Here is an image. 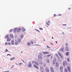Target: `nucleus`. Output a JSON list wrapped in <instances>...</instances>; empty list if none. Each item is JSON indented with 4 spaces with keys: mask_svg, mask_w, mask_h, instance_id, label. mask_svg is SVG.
Wrapping results in <instances>:
<instances>
[{
    "mask_svg": "<svg viewBox=\"0 0 72 72\" xmlns=\"http://www.w3.org/2000/svg\"><path fill=\"white\" fill-rule=\"evenodd\" d=\"M21 40H20V39H19L18 42H21Z\"/></svg>",
    "mask_w": 72,
    "mask_h": 72,
    "instance_id": "obj_32",
    "label": "nucleus"
},
{
    "mask_svg": "<svg viewBox=\"0 0 72 72\" xmlns=\"http://www.w3.org/2000/svg\"><path fill=\"white\" fill-rule=\"evenodd\" d=\"M22 30L23 32H24V31H26V30H25V29H24V28H23V27H22Z\"/></svg>",
    "mask_w": 72,
    "mask_h": 72,
    "instance_id": "obj_17",
    "label": "nucleus"
},
{
    "mask_svg": "<svg viewBox=\"0 0 72 72\" xmlns=\"http://www.w3.org/2000/svg\"><path fill=\"white\" fill-rule=\"evenodd\" d=\"M63 50H64V48H62L60 50V51H63Z\"/></svg>",
    "mask_w": 72,
    "mask_h": 72,
    "instance_id": "obj_25",
    "label": "nucleus"
},
{
    "mask_svg": "<svg viewBox=\"0 0 72 72\" xmlns=\"http://www.w3.org/2000/svg\"><path fill=\"white\" fill-rule=\"evenodd\" d=\"M31 42L32 44H33V41H31Z\"/></svg>",
    "mask_w": 72,
    "mask_h": 72,
    "instance_id": "obj_33",
    "label": "nucleus"
},
{
    "mask_svg": "<svg viewBox=\"0 0 72 72\" xmlns=\"http://www.w3.org/2000/svg\"><path fill=\"white\" fill-rule=\"evenodd\" d=\"M6 72V71H4V72Z\"/></svg>",
    "mask_w": 72,
    "mask_h": 72,
    "instance_id": "obj_56",
    "label": "nucleus"
},
{
    "mask_svg": "<svg viewBox=\"0 0 72 72\" xmlns=\"http://www.w3.org/2000/svg\"><path fill=\"white\" fill-rule=\"evenodd\" d=\"M56 67H58L59 66V64H58V63L57 62L56 63Z\"/></svg>",
    "mask_w": 72,
    "mask_h": 72,
    "instance_id": "obj_18",
    "label": "nucleus"
},
{
    "mask_svg": "<svg viewBox=\"0 0 72 72\" xmlns=\"http://www.w3.org/2000/svg\"><path fill=\"white\" fill-rule=\"evenodd\" d=\"M66 55H67V56L69 55V52H67L66 53Z\"/></svg>",
    "mask_w": 72,
    "mask_h": 72,
    "instance_id": "obj_22",
    "label": "nucleus"
},
{
    "mask_svg": "<svg viewBox=\"0 0 72 72\" xmlns=\"http://www.w3.org/2000/svg\"><path fill=\"white\" fill-rule=\"evenodd\" d=\"M50 43L51 44V45H53V43H51V42Z\"/></svg>",
    "mask_w": 72,
    "mask_h": 72,
    "instance_id": "obj_51",
    "label": "nucleus"
},
{
    "mask_svg": "<svg viewBox=\"0 0 72 72\" xmlns=\"http://www.w3.org/2000/svg\"><path fill=\"white\" fill-rule=\"evenodd\" d=\"M17 30V28H15L14 30V32H16V31Z\"/></svg>",
    "mask_w": 72,
    "mask_h": 72,
    "instance_id": "obj_15",
    "label": "nucleus"
},
{
    "mask_svg": "<svg viewBox=\"0 0 72 72\" xmlns=\"http://www.w3.org/2000/svg\"><path fill=\"white\" fill-rule=\"evenodd\" d=\"M8 44V42H6L5 44V45H6Z\"/></svg>",
    "mask_w": 72,
    "mask_h": 72,
    "instance_id": "obj_42",
    "label": "nucleus"
},
{
    "mask_svg": "<svg viewBox=\"0 0 72 72\" xmlns=\"http://www.w3.org/2000/svg\"><path fill=\"white\" fill-rule=\"evenodd\" d=\"M22 53V52H21Z\"/></svg>",
    "mask_w": 72,
    "mask_h": 72,
    "instance_id": "obj_57",
    "label": "nucleus"
},
{
    "mask_svg": "<svg viewBox=\"0 0 72 72\" xmlns=\"http://www.w3.org/2000/svg\"><path fill=\"white\" fill-rule=\"evenodd\" d=\"M47 46V48H50V47H48V45Z\"/></svg>",
    "mask_w": 72,
    "mask_h": 72,
    "instance_id": "obj_45",
    "label": "nucleus"
},
{
    "mask_svg": "<svg viewBox=\"0 0 72 72\" xmlns=\"http://www.w3.org/2000/svg\"><path fill=\"white\" fill-rule=\"evenodd\" d=\"M47 23H50V21H48V22H47Z\"/></svg>",
    "mask_w": 72,
    "mask_h": 72,
    "instance_id": "obj_41",
    "label": "nucleus"
},
{
    "mask_svg": "<svg viewBox=\"0 0 72 72\" xmlns=\"http://www.w3.org/2000/svg\"><path fill=\"white\" fill-rule=\"evenodd\" d=\"M66 46H67V45H68V44H67V43H66Z\"/></svg>",
    "mask_w": 72,
    "mask_h": 72,
    "instance_id": "obj_47",
    "label": "nucleus"
},
{
    "mask_svg": "<svg viewBox=\"0 0 72 72\" xmlns=\"http://www.w3.org/2000/svg\"><path fill=\"white\" fill-rule=\"evenodd\" d=\"M65 72H68V71H67V69H65Z\"/></svg>",
    "mask_w": 72,
    "mask_h": 72,
    "instance_id": "obj_28",
    "label": "nucleus"
},
{
    "mask_svg": "<svg viewBox=\"0 0 72 72\" xmlns=\"http://www.w3.org/2000/svg\"><path fill=\"white\" fill-rule=\"evenodd\" d=\"M56 62V60H54L53 62V64H55Z\"/></svg>",
    "mask_w": 72,
    "mask_h": 72,
    "instance_id": "obj_16",
    "label": "nucleus"
},
{
    "mask_svg": "<svg viewBox=\"0 0 72 72\" xmlns=\"http://www.w3.org/2000/svg\"><path fill=\"white\" fill-rule=\"evenodd\" d=\"M54 17H55V16H56V14H54Z\"/></svg>",
    "mask_w": 72,
    "mask_h": 72,
    "instance_id": "obj_46",
    "label": "nucleus"
},
{
    "mask_svg": "<svg viewBox=\"0 0 72 72\" xmlns=\"http://www.w3.org/2000/svg\"><path fill=\"white\" fill-rule=\"evenodd\" d=\"M51 54H50V55H47V57L48 58H49V57H50L51 56Z\"/></svg>",
    "mask_w": 72,
    "mask_h": 72,
    "instance_id": "obj_21",
    "label": "nucleus"
},
{
    "mask_svg": "<svg viewBox=\"0 0 72 72\" xmlns=\"http://www.w3.org/2000/svg\"><path fill=\"white\" fill-rule=\"evenodd\" d=\"M68 62H69V59L68 58L67 60Z\"/></svg>",
    "mask_w": 72,
    "mask_h": 72,
    "instance_id": "obj_35",
    "label": "nucleus"
},
{
    "mask_svg": "<svg viewBox=\"0 0 72 72\" xmlns=\"http://www.w3.org/2000/svg\"><path fill=\"white\" fill-rule=\"evenodd\" d=\"M60 72H63L62 71H61Z\"/></svg>",
    "mask_w": 72,
    "mask_h": 72,
    "instance_id": "obj_53",
    "label": "nucleus"
},
{
    "mask_svg": "<svg viewBox=\"0 0 72 72\" xmlns=\"http://www.w3.org/2000/svg\"><path fill=\"white\" fill-rule=\"evenodd\" d=\"M40 29V30H43V29L42 28H39Z\"/></svg>",
    "mask_w": 72,
    "mask_h": 72,
    "instance_id": "obj_34",
    "label": "nucleus"
},
{
    "mask_svg": "<svg viewBox=\"0 0 72 72\" xmlns=\"http://www.w3.org/2000/svg\"><path fill=\"white\" fill-rule=\"evenodd\" d=\"M34 67L35 68H36V69H39V68H38V66L36 65H34Z\"/></svg>",
    "mask_w": 72,
    "mask_h": 72,
    "instance_id": "obj_10",
    "label": "nucleus"
},
{
    "mask_svg": "<svg viewBox=\"0 0 72 72\" xmlns=\"http://www.w3.org/2000/svg\"><path fill=\"white\" fill-rule=\"evenodd\" d=\"M8 45H11V43L10 42H8Z\"/></svg>",
    "mask_w": 72,
    "mask_h": 72,
    "instance_id": "obj_40",
    "label": "nucleus"
},
{
    "mask_svg": "<svg viewBox=\"0 0 72 72\" xmlns=\"http://www.w3.org/2000/svg\"><path fill=\"white\" fill-rule=\"evenodd\" d=\"M68 9H70V8H69Z\"/></svg>",
    "mask_w": 72,
    "mask_h": 72,
    "instance_id": "obj_54",
    "label": "nucleus"
},
{
    "mask_svg": "<svg viewBox=\"0 0 72 72\" xmlns=\"http://www.w3.org/2000/svg\"><path fill=\"white\" fill-rule=\"evenodd\" d=\"M15 45H18V43L17 42H15Z\"/></svg>",
    "mask_w": 72,
    "mask_h": 72,
    "instance_id": "obj_26",
    "label": "nucleus"
},
{
    "mask_svg": "<svg viewBox=\"0 0 72 72\" xmlns=\"http://www.w3.org/2000/svg\"><path fill=\"white\" fill-rule=\"evenodd\" d=\"M21 64H22V63H20L19 64V65H20V66H21Z\"/></svg>",
    "mask_w": 72,
    "mask_h": 72,
    "instance_id": "obj_44",
    "label": "nucleus"
},
{
    "mask_svg": "<svg viewBox=\"0 0 72 72\" xmlns=\"http://www.w3.org/2000/svg\"><path fill=\"white\" fill-rule=\"evenodd\" d=\"M32 65V64L31 62L29 63V64L28 65V66L29 67H31V66Z\"/></svg>",
    "mask_w": 72,
    "mask_h": 72,
    "instance_id": "obj_6",
    "label": "nucleus"
},
{
    "mask_svg": "<svg viewBox=\"0 0 72 72\" xmlns=\"http://www.w3.org/2000/svg\"><path fill=\"white\" fill-rule=\"evenodd\" d=\"M38 58L39 59H42V57L40 55H38Z\"/></svg>",
    "mask_w": 72,
    "mask_h": 72,
    "instance_id": "obj_5",
    "label": "nucleus"
},
{
    "mask_svg": "<svg viewBox=\"0 0 72 72\" xmlns=\"http://www.w3.org/2000/svg\"><path fill=\"white\" fill-rule=\"evenodd\" d=\"M51 71L52 72H54V70L53 68L52 67L51 68Z\"/></svg>",
    "mask_w": 72,
    "mask_h": 72,
    "instance_id": "obj_11",
    "label": "nucleus"
},
{
    "mask_svg": "<svg viewBox=\"0 0 72 72\" xmlns=\"http://www.w3.org/2000/svg\"><path fill=\"white\" fill-rule=\"evenodd\" d=\"M58 55L60 56V57L61 58H63V56H62V54L60 53V52H58Z\"/></svg>",
    "mask_w": 72,
    "mask_h": 72,
    "instance_id": "obj_2",
    "label": "nucleus"
},
{
    "mask_svg": "<svg viewBox=\"0 0 72 72\" xmlns=\"http://www.w3.org/2000/svg\"><path fill=\"white\" fill-rule=\"evenodd\" d=\"M62 15V14H60L58 16H61Z\"/></svg>",
    "mask_w": 72,
    "mask_h": 72,
    "instance_id": "obj_43",
    "label": "nucleus"
},
{
    "mask_svg": "<svg viewBox=\"0 0 72 72\" xmlns=\"http://www.w3.org/2000/svg\"><path fill=\"white\" fill-rule=\"evenodd\" d=\"M55 55L56 57H58V54H56Z\"/></svg>",
    "mask_w": 72,
    "mask_h": 72,
    "instance_id": "obj_39",
    "label": "nucleus"
},
{
    "mask_svg": "<svg viewBox=\"0 0 72 72\" xmlns=\"http://www.w3.org/2000/svg\"><path fill=\"white\" fill-rule=\"evenodd\" d=\"M15 57H12V58H11L10 59V60H14L15 59Z\"/></svg>",
    "mask_w": 72,
    "mask_h": 72,
    "instance_id": "obj_20",
    "label": "nucleus"
},
{
    "mask_svg": "<svg viewBox=\"0 0 72 72\" xmlns=\"http://www.w3.org/2000/svg\"><path fill=\"white\" fill-rule=\"evenodd\" d=\"M35 63L36 65H37V66H39V63H38V62L36 61L35 62Z\"/></svg>",
    "mask_w": 72,
    "mask_h": 72,
    "instance_id": "obj_12",
    "label": "nucleus"
},
{
    "mask_svg": "<svg viewBox=\"0 0 72 72\" xmlns=\"http://www.w3.org/2000/svg\"><path fill=\"white\" fill-rule=\"evenodd\" d=\"M63 65L64 66H67V62L66 61H64L63 62Z\"/></svg>",
    "mask_w": 72,
    "mask_h": 72,
    "instance_id": "obj_1",
    "label": "nucleus"
},
{
    "mask_svg": "<svg viewBox=\"0 0 72 72\" xmlns=\"http://www.w3.org/2000/svg\"><path fill=\"white\" fill-rule=\"evenodd\" d=\"M42 72H44L43 71H42Z\"/></svg>",
    "mask_w": 72,
    "mask_h": 72,
    "instance_id": "obj_55",
    "label": "nucleus"
},
{
    "mask_svg": "<svg viewBox=\"0 0 72 72\" xmlns=\"http://www.w3.org/2000/svg\"><path fill=\"white\" fill-rule=\"evenodd\" d=\"M65 50L66 51H69V48L68 47H66V48Z\"/></svg>",
    "mask_w": 72,
    "mask_h": 72,
    "instance_id": "obj_14",
    "label": "nucleus"
},
{
    "mask_svg": "<svg viewBox=\"0 0 72 72\" xmlns=\"http://www.w3.org/2000/svg\"><path fill=\"white\" fill-rule=\"evenodd\" d=\"M36 31H38V32H40V31H39V30H38L36 29Z\"/></svg>",
    "mask_w": 72,
    "mask_h": 72,
    "instance_id": "obj_38",
    "label": "nucleus"
},
{
    "mask_svg": "<svg viewBox=\"0 0 72 72\" xmlns=\"http://www.w3.org/2000/svg\"><path fill=\"white\" fill-rule=\"evenodd\" d=\"M7 38H9V35L8 34L6 35L5 37V39H7Z\"/></svg>",
    "mask_w": 72,
    "mask_h": 72,
    "instance_id": "obj_13",
    "label": "nucleus"
},
{
    "mask_svg": "<svg viewBox=\"0 0 72 72\" xmlns=\"http://www.w3.org/2000/svg\"><path fill=\"white\" fill-rule=\"evenodd\" d=\"M43 54H49V52H44Z\"/></svg>",
    "mask_w": 72,
    "mask_h": 72,
    "instance_id": "obj_4",
    "label": "nucleus"
},
{
    "mask_svg": "<svg viewBox=\"0 0 72 72\" xmlns=\"http://www.w3.org/2000/svg\"><path fill=\"white\" fill-rule=\"evenodd\" d=\"M46 24L47 25V26H49V24L47 22H46Z\"/></svg>",
    "mask_w": 72,
    "mask_h": 72,
    "instance_id": "obj_37",
    "label": "nucleus"
},
{
    "mask_svg": "<svg viewBox=\"0 0 72 72\" xmlns=\"http://www.w3.org/2000/svg\"><path fill=\"white\" fill-rule=\"evenodd\" d=\"M28 45H31V43L30 42L28 43Z\"/></svg>",
    "mask_w": 72,
    "mask_h": 72,
    "instance_id": "obj_29",
    "label": "nucleus"
},
{
    "mask_svg": "<svg viewBox=\"0 0 72 72\" xmlns=\"http://www.w3.org/2000/svg\"><path fill=\"white\" fill-rule=\"evenodd\" d=\"M7 51H9L7 49H6L5 50V52H7Z\"/></svg>",
    "mask_w": 72,
    "mask_h": 72,
    "instance_id": "obj_30",
    "label": "nucleus"
},
{
    "mask_svg": "<svg viewBox=\"0 0 72 72\" xmlns=\"http://www.w3.org/2000/svg\"><path fill=\"white\" fill-rule=\"evenodd\" d=\"M67 68L68 71H69V72H71V69H70V66H68Z\"/></svg>",
    "mask_w": 72,
    "mask_h": 72,
    "instance_id": "obj_8",
    "label": "nucleus"
},
{
    "mask_svg": "<svg viewBox=\"0 0 72 72\" xmlns=\"http://www.w3.org/2000/svg\"><path fill=\"white\" fill-rule=\"evenodd\" d=\"M62 25H63V26H66V24H63Z\"/></svg>",
    "mask_w": 72,
    "mask_h": 72,
    "instance_id": "obj_48",
    "label": "nucleus"
},
{
    "mask_svg": "<svg viewBox=\"0 0 72 72\" xmlns=\"http://www.w3.org/2000/svg\"><path fill=\"white\" fill-rule=\"evenodd\" d=\"M55 42H56V44H58V42H57V41H56Z\"/></svg>",
    "mask_w": 72,
    "mask_h": 72,
    "instance_id": "obj_49",
    "label": "nucleus"
},
{
    "mask_svg": "<svg viewBox=\"0 0 72 72\" xmlns=\"http://www.w3.org/2000/svg\"><path fill=\"white\" fill-rule=\"evenodd\" d=\"M10 40H11V39L10 38H8L7 40V41L9 42V41H10Z\"/></svg>",
    "mask_w": 72,
    "mask_h": 72,
    "instance_id": "obj_19",
    "label": "nucleus"
},
{
    "mask_svg": "<svg viewBox=\"0 0 72 72\" xmlns=\"http://www.w3.org/2000/svg\"><path fill=\"white\" fill-rule=\"evenodd\" d=\"M11 43L12 45H14V40H12L11 41Z\"/></svg>",
    "mask_w": 72,
    "mask_h": 72,
    "instance_id": "obj_7",
    "label": "nucleus"
},
{
    "mask_svg": "<svg viewBox=\"0 0 72 72\" xmlns=\"http://www.w3.org/2000/svg\"><path fill=\"white\" fill-rule=\"evenodd\" d=\"M21 30V29L20 28H19L17 29V31L18 32H19Z\"/></svg>",
    "mask_w": 72,
    "mask_h": 72,
    "instance_id": "obj_9",
    "label": "nucleus"
},
{
    "mask_svg": "<svg viewBox=\"0 0 72 72\" xmlns=\"http://www.w3.org/2000/svg\"><path fill=\"white\" fill-rule=\"evenodd\" d=\"M46 71L47 72H49V69H48L47 68H46Z\"/></svg>",
    "mask_w": 72,
    "mask_h": 72,
    "instance_id": "obj_24",
    "label": "nucleus"
},
{
    "mask_svg": "<svg viewBox=\"0 0 72 72\" xmlns=\"http://www.w3.org/2000/svg\"><path fill=\"white\" fill-rule=\"evenodd\" d=\"M13 67H14V65H12V68H13Z\"/></svg>",
    "mask_w": 72,
    "mask_h": 72,
    "instance_id": "obj_52",
    "label": "nucleus"
},
{
    "mask_svg": "<svg viewBox=\"0 0 72 72\" xmlns=\"http://www.w3.org/2000/svg\"><path fill=\"white\" fill-rule=\"evenodd\" d=\"M10 37L12 39L14 38V36H13V35L12 34H11L10 35Z\"/></svg>",
    "mask_w": 72,
    "mask_h": 72,
    "instance_id": "obj_3",
    "label": "nucleus"
},
{
    "mask_svg": "<svg viewBox=\"0 0 72 72\" xmlns=\"http://www.w3.org/2000/svg\"><path fill=\"white\" fill-rule=\"evenodd\" d=\"M23 35H21V38L22 39L23 38Z\"/></svg>",
    "mask_w": 72,
    "mask_h": 72,
    "instance_id": "obj_31",
    "label": "nucleus"
},
{
    "mask_svg": "<svg viewBox=\"0 0 72 72\" xmlns=\"http://www.w3.org/2000/svg\"><path fill=\"white\" fill-rule=\"evenodd\" d=\"M63 67L62 66H60V70H63Z\"/></svg>",
    "mask_w": 72,
    "mask_h": 72,
    "instance_id": "obj_23",
    "label": "nucleus"
},
{
    "mask_svg": "<svg viewBox=\"0 0 72 72\" xmlns=\"http://www.w3.org/2000/svg\"><path fill=\"white\" fill-rule=\"evenodd\" d=\"M8 55H10V56H11V55H10V54H8L7 55V56H8Z\"/></svg>",
    "mask_w": 72,
    "mask_h": 72,
    "instance_id": "obj_36",
    "label": "nucleus"
},
{
    "mask_svg": "<svg viewBox=\"0 0 72 72\" xmlns=\"http://www.w3.org/2000/svg\"><path fill=\"white\" fill-rule=\"evenodd\" d=\"M52 39H54V38L53 37H52Z\"/></svg>",
    "mask_w": 72,
    "mask_h": 72,
    "instance_id": "obj_50",
    "label": "nucleus"
},
{
    "mask_svg": "<svg viewBox=\"0 0 72 72\" xmlns=\"http://www.w3.org/2000/svg\"><path fill=\"white\" fill-rule=\"evenodd\" d=\"M13 31V29H11L10 30V32H12Z\"/></svg>",
    "mask_w": 72,
    "mask_h": 72,
    "instance_id": "obj_27",
    "label": "nucleus"
}]
</instances>
